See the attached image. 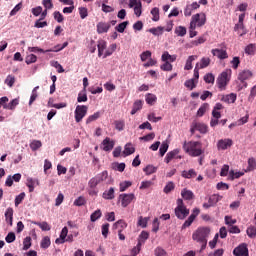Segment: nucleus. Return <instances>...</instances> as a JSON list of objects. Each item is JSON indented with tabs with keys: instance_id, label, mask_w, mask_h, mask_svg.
<instances>
[{
	"instance_id": "obj_61",
	"label": "nucleus",
	"mask_w": 256,
	"mask_h": 256,
	"mask_svg": "<svg viewBox=\"0 0 256 256\" xmlns=\"http://www.w3.org/2000/svg\"><path fill=\"white\" fill-rule=\"evenodd\" d=\"M151 55H152L151 51L149 50L144 51L140 54V59L144 63V61H147V59L148 60L150 59Z\"/></svg>"
},
{
	"instance_id": "obj_46",
	"label": "nucleus",
	"mask_w": 256,
	"mask_h": 256,
	"mask_svg": "<svg viewBox=\"0 0 256 256\" xmlns=\"http://www.w3.org/2000/svg\"><path fill=\"white\" fill-rule=\"evenodd\" d=\"M87 92L85 90L81 91L79 94H78V97H77V102L78 103H86L87 101Z\"/></svg>"
},
{
	"instance_id": "obj_37",
	"label": "nucleus",
	"mask_w": 256,
	"mask_h": 256,
	"mask_svg": "<svg viewBox=\"0 0 256 256\" xmlns=\"http://www.w3.org/2000/svg\"><path fill=\"white\" fill-rule=\"evenodd\" d=\"M235 31H239L241 30V34L240 37H243V35H247V30H245V24H243V22H238V24L235 25L234 27Z\"/></svg>"
},
{
	"instance_id": "obj_19",
	"label": "nucleus",
	"mask_w": 256,
	"mask_h": 256,
	"mask_svg": "<svg viewBox=\"0 0 256 256\" xmlns=\"http://www.w3.org/2000/svg\"><path fill=\"white\" fill-rule=\"evenodd\" d=\"M29 192L33 193L35 191V185H39V180L33 179V178H27V183H26Z\"/></svg>"
},
{
	"instance_id": "obj_1",
	"label": "nucleus",
	"mask_w": 256,
	"mask_h": 256,
	"mask_svg": "<svg viewBox=\"0 0 256 256\" xmlns=\"http://www.w3.org/2000/svg\"><path fill=\"white\" fill-rule=\"evenodd\" d=\"M183 149H184L185 153H188V155H190V157H199V156L203 155V150L201 149L200 142L185 141L183 144Z\"/></svg>"
},
{
	"instance_id": "obj_24",
	"label": "nucleus",
	"mask_w": 256,
	"mask_h": 256,
	"mask_svg": "<svg viewBox=\"0 0 256 256\" xmlns=\"http://www.w3.org/2000/svg\"><path fill=\"white\" fill-rule=\"evenodd\" d=\"M195 59H197V55H192L188 57L184 67L185 71H191V69H193V61H195Z\"/></svg>"
},
{
	"instance_id": "obj_53",
	"label": "nucleus",
	"mask_w": 256,
	"mask_h": 256,
	"mask_svg": "<svg viewBox=\"0 0 256 256\" xmlns=\"http://www.w3.org/2000/svg\"><path fill=\"white\" fill-rule=\"evenodd\" d=\"M5 85L8 87H13L15 85V76L13 75H8L4 81Z\"/></svg>"
},
{
	"instance_id": "obj_48",
	"label": "nucleus",
	"mask_w": 256,
	"mask_h": 256,
	"mask_svg": "<svg viewBox=\"0 0 256 256\" xmlns=\"http://www.w3.org/2000/svg\"><path fill=\"white\" fill-rule=\"evenodd\" d=\"M149 239V233L147 231H142L138 237V243L139 241L142 242V245H145V241Z\"/></svg>"
},
{
	"instance_id": "obj_3",
	"label": "nucleus",
	"mask_w": 256,
	"mask_h": 256,
	"mask_svg": "<svg viewBox=\"0 0 256 256\" xmlns=\"http://www.w3.org/2000/svg\"><path fill=\"white\" fill-rule=\"evenodd\" d=\"M229 81H231V70L223 71L216 80V85L220 91H225L227 85H229Z\"/></svg>"
},
{
	"instance_id": "obj_8",
	"label": "nucleus",
	"mask_w": 256,
	"mask_h": 256,
	"mask_svg": "<svg viewBox=\"0 0 256 256\" xmlns=\"http://www.w3.org/2000/svg\"><path fill=\"white\" fill-rule=\"evenodd\" d=\"M223 199V196L219 194H213L208 198V203H204L203 207L204 209H209L211 207H215V204H217L219 201Z\"/></svg>"
},
{
	"instance_id": "obj_51",
	"label": "nucleus",
	"mask_w": 256,
	"mask_h": 256,
	"mask_svg": "<svg viewBox=\"0 0 256 256\" xmlns=\"http://www.w3.org/2000/svg\"><path fill=\"white\" fill-rule=\"evenodd\" d=\"M87 203V200H85V197L79 196L75 201L74 205L75 207H83Z\"/></svg>"
},
{
	"instance_id": "obj_35",
	"label": "nucleus",
	"mask_w": 256,
	"mask_h": 256,
	"mask_svg": "<svg viewBox=\"0 0 256 256\" xmlns=\"http://www.w3.org/2000/svg\"><path fill=\"white\" fill-rule=\"evenodd\" d=\"M244 51H245L246 55H255V53H256V44H248L245 47Z\"/></svg>"
},
{
	"instance_id": "obj_59",
	"label": "nucleus",
	"mask_w": 256,
	"mask_h": 256,
	"mask_svg": "<svg viewBox=\"0 0 256 256\" xmlns=\"http://www.w3.org/2000/svg\"><path fill=\"white\" fill-rule=\"evenodd\" d=\"M41 146L42 144L39 140H34L30 143V149H32V151H37V149H40Z\"/></svg>"
},
{
	"instance_id": "obj_13",
	"label": "nucleus",
	"mask_w": 256,
	"mask_h": 256,
	"mask_svg": "<svg viewBox=\"0 0 256 256\" xmlns=\"http://www.w3.org/2000/svg\"><path fill=\"white\" fill-rule=\"evenodd\" d=\"M97 29V33L99 35L103 34V33H107L109 31V29H111V23L109 22H99L96 26Z\"/></svg>"
},
{
	"instance_id": "obj_39",
	"label": "nucleus",
	"mask_w": 256,
	"mask_h": 256,
	"mask_svg": "<svg viewBox=\"0 0 256 256\" xmlns=\"http://www.w3.org/2000/svg\"><path fill=\"white\" fill-rule=\"evenodd\" d=\"M33 224L40 227L42 231H51V226L47 222H33Z\"/></svg>"
},
{
	"instance_id": "obj_49",
	"label": "nucleus",
	"mask_w": 256,
	"mask_h": 256,
	"mask_svg": "<svg viewBox=\"0 0 256 256\" xmlns=\"http://www.w3.org/2000/svg\"><path fill=\"white\" fill-rule=\"evenodd\" d=\"M143 13V5L141 4V1H138L137 6L134 7V14L136 17H141V14Z\"/></svg>"
},
{
	"instance_id": "obj_10",
	"label": "nucleus",
	"mask_w": 256,
	"mask_h": 256,
	"mask_svg": "<svg viewBox=\"0 0 256 256\" xmlns=\"http://www.w3.org/2000/svg\"><path fill=\"white\" fill-rule=\"evenodd\" d=\"M233 255L235 256H249V248L245 243L240 244L233 250Z\"/></svg>"
},
{
	"instance_id": "obj_27",
	"label": "nucleus",
	"mask_w": 256,
	"mask_h": 256,
	"mask_svg": "<svg viewBox=\"0 0 256 256\" xmlns=\"http://www.w3.org/2000/svg\"><path fill=\"white\" fill-rule=\"evenodd\" d=\"M102 197L107 200L115 199V189L111 187L109 190L104 191Z\"/></svg>"
},
{
	"instance_id": "obj_15",
	"label": "nucleus",
	"mask_w": 256,
	"mask_h": 256,
	"mask_svg": "<svg viewBox=\"0 0 256 256\" xmlns=\"http://www.w3.org/2000/svg\"><path fill=\"white\" fill-rule=\"evenodd\" d=\"M102 145H103V151H112L113 148L115 147V141L111 140V138L106 137L103 141H102Z\"/></svg>"
},
{
	"instance_id": "obj_56",
	"label": "nucleus",
	"mask_w": 256,
	"mask_h": 256,
	"mask_svg": "<svg viewBox=\"0 0 256 256\" xmlns=\"http://www.w3.org/2000/svg\"><path fill=\"white\" fill-rule=\"evenodd\" d=\"M204 81L205 83H211L213 85V83H215V75H213V73H207L204 76Z\"/></svg>"
},
{
	"instance_id": "obj_44",
	"label": "nucleus",
	"mask_w": 256,
	"mask_h": 256,
	"mask_svg": "<svg viewBox=\"0 0 256 256\" xmlns=\"http://www.w3.org/2000/svg\"><path fill=\"white\" fill-rule=\"evenodd\" d=\"M211 65V58L203 57L200 60V69H205Z\"/></svg>"
},
{
	"instance_id": "obj_21",
	"label": "nucleus",
	"mask_w": 256,
	"mask_h": 256,
	"mask_svg": "<svg viewBox=\"0 0 256 256\" xmlns=\"http://www.w3.org/2000/svg\"><path fill=\"white\" fill-rule=\"evenodd\" d=\"M135 153V147L131 143H128L124 147L123 157H129V155H133Z\"/></svg>"
},
{
	"instance_id": "obj_38",
	"label": "nucleus",
	"mask_w": 256,
	"mask_h": 256,
	"mask_svg": "<svg viewBox=\"0 0 256 256\" xmlns=\"http://www.w3.org/2000/svg\"><path fill=\"white\" fill-rule=\"evenodd\" d=\"M103 215V213L101 212L100 209L95 210L91 216H90V221H92V223H95V221H97V219H101V216Z\"/></svg>"
},
{
	"instance_id": "obj_64",
	"label": "nucleus",
	"mask_w": 256,
	"mask_h": 256,
	"mask_svg": "<svg viewBox=\"0 0 256 256\" xmlns=\"http://www.w3.org/2000/svg\"><path fill=\"white\" fill-rule=\"evenodd\" d=\"M17 237L15 236V232H9L5 237L6 243H13Z\"/></svg>"
},
{
	"instance_id": "obj_7",
	"label": "nucleus",
	"mask_w": 256,
	"mask_h": 256,
	"mask_svg": "<svg viewBox=\"0 0 256 256\" xmlns=\"http://www.w3.org/2000/svg\"><path fill=\"white\" fill-rule=\"evenodd\" d=\"M88 107L86 105H78L75 109V121L76 123H81L85 115H87Z\"/></svg>"
},
{
	"instance_id": "obj_60",
	"label": "nucleus",
	"mask_w": 256,
	"mask_h": 256,
	"mask_svg": "<svg viewBox=\"0 0 256 256\" xmlns=\"http://www.w3.org/2000/svg\"><path fill=\"white\" fill-rule=\"evenodd\" d=\"M31 247V237L27 236L23 240V251H27V249H30Z\"/></svg>"
},
{
	"instance_id": "obj_23",
	"label": "nucleus",
	"mask_w": 256,
	"mask_h": 256,
	"mask_svg": "<svg viewBox=\"0 0 256 256\" xmlns=\"http://www.w3.org/2000/svg\"><path fill=\"white\" fill-rule=\"evenodd\" d=\"M97 47H98V57H101L104 51L107 49V42L105 40H99Z\"/></svg>"
},
{
	"instance_id": "obj_52",
	"label": "nucleus",
	"mask_w": 256,
	"mask_h": 256,
	"mask_svg": "<svg viewBox=\"0 0 256 256\" xmlns=\"http://www.w3.org/2000/svg\"><path fill=\"white\" fill-rule=\"evenodd\" d=\"M246 233L250 239H255L256 237V228L255 226H250L247 228Z\"/></svg>"
},
{
	"instance_id": "obj_32",
	"label": "nucleus",
	"mask_w": 256,
	"mask_h": 256,
	"mask_svg": "<svg viewBox=\"0 0 256 256\" xmlns=\"http://www.w3.org/2000/svg\"><path fill=\"white\" fill-rule=\"evenodd\" d=\"M19 105V99L15 98L8 105H4V109H8L9 111H14L15 107Z\"/></svg>"
},
{
	"instance_id": "obj_28",
	"label": "nucleus",
	"mask_w": 256,
	"mask_h": 256,
	"mask_svg": "<svg viewBox=\"0 0 256 256\" xmlns=\"http://www.w3.org/2000/svg\"><path fill=\"white\" fill-rule=\"evenodd\" d=\"M182 177H184V179H192V177H197V172L195 169L184 170L182 171Z\"/></svg>"
},
{
	"instance_id": "obj_47",
	"label": "nucleus",
	"mask_w": 256,
	"mask_h": 256,
	"mask_svg": "<svg viewBox=\"0 0 256 256\" xmlns=\"http://www.w3.org/2000/svg\"><path fill=\"white\" fill-rule=\"evenodd\" d=\"M197 21H199V14H195L192 16L189 29H192V30L197 29Z\"/></svg>"
},
{
	"instance_id": "obj_4",
	"label": "nucleus",
	"mask_w": 256,
	"mask_h": 256,
	"mask_svg": "<svg viewBox=\"0 0 256 256\" xmlns=\"http://www.w3.org/2000/svg\"><path fill=\"white\" fill-rule=\"evenodd\" d=\"M174 212L177 219H180V220L187 219L190 213L187 206H185V204L183 203V199L177 200V207L175 208Z\"/></svg>"
},
{
	"instance_id": "obj_25",
	"label": "nucleus",
	"mask_w": 256,
	"mask_h": 256,
	"mask_svg": "<svg viewBox=\"0 0 256 256\" xmlns=\"http://www.w3.org/2000/svg\"><path fill=\"white\" fill-rule=\"evenodd\" d=\"M179 155V149H174L166 154L165 161L166 163H171L173 159H175V156Z\"/></svg>"
},
{
	"instance_id": "obj_26",
	"label": "nucleus",
	"mask_w": 256,
	"mask_h": 256,
	"mask_svg": "<svg viewBox=\"0 0 256 256\" xmlns=\"http://www.w3.org/2000/svg\"><path fill=\"white\" fill-rule=\"evenodd\" d=\"M162 61L164 62H171V63H174V61H177V56L176 55H171L169 54V52H164L162 54Z\"/></svg>"
},
{
	"instance_id": "obj_43",
	"label": "nucleus",
	"mask_w": 256,
	"mask_h": 256,
	"mask_svg": "<svg viewBox=\"0 0 256 256\" xmlns=\"http://www.w3.org/2000/svg\"><path fill=\"white\" fill-rule=\"evenodd\" d=\"M144 173L146 175H153V173H157V167L153 165H147L145 168H143Z\"/></svg>"
},
{
	"instance_id": "obj_31",
	"label": "nucleus",
	"mask_w": 256,
	"mask_h": 256,
	"mask_svg": "<svg viewBox=\"0 0 256 256\" xmlns=\"http://www.w3.org/2000/svg\"><path fill=\"white\" fill-rule=\"evenodd\" d=\"M245 175L244 172H235L234 170L229 171V179L230 181H235V179H239Z\"/></svg>"
},
{
	"instance_id": "obj_30",
	"label": "nucleus",
	"mask_w": 256,
	"mask_h": 256,
	"mask_svg": "<svg viewBox=\"0 0 256 256\" xmlns=\"http://www.w3.org/2000/svg\"><path fill=\"white\" fill-rule=\"evenodd\" d=\"M184 85L187 89H190V91H193L195 87H197V81H195V78H192V79L186 80Z\"/></svg>"
},
{
	"instance_id": "obj_22",
	"label": "nucleus",
	"mask_w": 256,
	"mask_h": 256,
	"mask_svg": "<svg viewBox=\"0 0 256 256\" xmlns=\"http://www.w3.org/2000/svg\"><path fill=\"white\" fill-rule=\"evenodd\" d=\"M143 109V100H136L133 104L131 115H135L137 111H141Z\"/></svg>"
},
{
	"instance_id": "obj_5",
	"label": "nucleus",
	"mask_w": 256,
	"mask_h": 256,
	"mask_svg": "<svg viewBox=\"0 0 256 256\" xmlns=\"http://www.w3.org/2000/svg\"><path fill=\"white\" fill-rule=\"evenodd\" d=\"M107 177H109V173L107 171H103L102 173L97 174L89 180L88 187L90 189H95L99 185V183H103V181H105Z\"/></svg>"
},
{
	"instance_id": "obj_58",
	"label": "nucleus",
	"mask_w": 256,
	"mask_h": 256,
	"mask_svg": "<svg viewBox=\"0 0 256 256\" xmlns=\"http://www.w3.org/2000/svg\"><path fill=\"white\" fill-rule=\"evenodd\" d=\"M53 15H54V19H55V21H57V23H63V21H65V17H63V14H61V12L55 11L53 13Z\"/></svg>"
},
{
	"instance_id": "obj_14",
	"label": "nucleus",
	"mask_w": 256,
	"mask_h": 256,
	"mask_svg": "<svg viewBox=\"0 0 256 256\" xmlns=\"http://www.w3.org/2000/svg\"><path fill=\"white\" fill-rule=\"evenodd\" d=\"M211 53L214 57H217L218 59H228L229 58V54H227V50H223V49H212Z\"/></svg>"
},
{
	"instance_id": "obj_17",
	"label": "nucleus",
	"mask_w": 256,
	"mask_h": 256,
	"mask_svg": "<svg viewBox=\"0 0 256 256\" xmlns=\"http://www.w3.org/2000/svg\"><path fill=\"white\" fill-rule=\"evenodd\" d=\"M221 109H223V104L216 103L212 110V117H214V119H221V112H219Z\"/></svg>"
},
{
	"instance_id": "obj_36",
	"label": "nucleus",
	"mask_w": 256,
	"mask_h": 256,
	"mask_svg": "<svg viewBox=\"0 0 256 256\" xmlns=\"http://www.w3.org/2000/svg\"><path fill=\"white\" fill-rule=\"evenodd\" d=\"M163 31H165V27H162V26L149 29V33H152V35H155V36L163 35Z\"/></svg>"
},
{
	"instance_id": "obj_29",
	"label": "nucleus",
	"mask_w": 256,
	"mask_h": 256,
	"mask_svg": "<svg viewBox=\"0 0 256 256\" xmlns=\"http://www.w3.org/2000/svg\"><path fill=\"white\" fill-rule=\"evenodd\" d=\"M40 247L41 249H49V247H51V238H49V236L42 238Z\"/></svg>"
},
{
	"instance_id": "obj_11",
	"label": "nucleus",
	"mask_w": 256,
	"mask_h": 256,
	"mask_svg": "<svg viewBox=\"0 0 256 256\" xmlns=\"http://www.w3.org/2000/svg\"><path fill=\"white\" fill-rule=\"evenodd\" d=\"M251 77H253V72H251V70H242L238 74V81L244 83V87H247V82L245 81L251 79Z\"/></svg>"
},
{
	"instance_id": "obj_18",
	"label": "nucleus",
	"mask_w": 256,
	"mask_h": 256,
	"mask_svg": "<svg viewBox=\"0 0 256 256\" xmlns=\"http://www.w3.org/2000/svg\"><path fill=\"white\" fill-rule=\"evenodd\" d=\"M221 101H224V103H235L237 101V94L230 93L227 95L222 96Z\"/></svg>"
},
{
	"instance_id": "obj_12",
	"label": "nucleus",
	"mask_w": 256,
	"mask_h": 256,
	"mask_svg": "<svg viewBox=\"0 0 256 256\" xmlns=\"http://www.w3.org/2000/svg\"><path fill=\"white\" fill-rule=\"evenodd\" d=\"M119 199L122 207L131 205V202L135 199V194H120Z\"/></svg>"
},
{
	"instance_id": "obj_54",
	"label": "nucleus",
	"mask_w": 256,
	"mask_h": 256,
	"mask_svg": "<svg viewBox=\"0 0 256 256\" xmlns=\"http://www.w3.org/2000/svg\"><path fill=\"white\" fill-rule=\"evenodd\" d=\"M151 15H152V21H159L160 16H159V8L155 7L151 10Z\"/></svg>"
},
{
	"instance_id": "obj_16",
	"label": "nucleus",
	"mask_w": 256,
	"mask_h": 256,
	"mask_svg": "<svg viewBox=\"0 0 256 256\" xmlns=\"http://www.w3.org/2000/svg\"><path fill=\"white\" fill-rule=\"evenodd\" d=\"M13 208L9 207L5 211V221L10 225V227H13Z\"/></svg>"
},
{
	"instance_id": "obj_55",
	"label": "nucleus",
	"mask_w": 256,
	"mask_h": 256,
	"mask_svg": "<svg viewBox=\"0 0 256 256\" xmlns=\"http://www.w3.org/2000/svg\"><path fill=\"white\" fill-rule=\"evenodd\" d=\"M99 117H101V114L99 112H96L93 115H90L86 120L87 125H89V123H93V121H97Z\"/></svg>"
},
{
	"instance_id": "obj_42",
	"label": "nucleus",
	"mask_w": 256,
	"mask_h": 256,
	"mask_svg": "<svg viewBox=\"0 0 256 256\" xmlns=\"http://www.w3.org/2000/svg\"><path fill=\"white\" fill-rule=\"evenodd\" d=\"M175 33L178 37H185V35H187V28L183 26H178L175 29Z\"/></svg>"
},
{
	"instance_id": "obj_57",
	"label": "nucleus",
	"mask_w": 256,
	"mask_h": 256,
	"mask_svg": "<svg viewBox=\"0 0 256 256\" xmlns=\"http://www.w3.org/2000/svg\"><path fill=\"white\" fill-rule=\"evenodd\" d=\"M207 23V17L205 14H199V19L197 21V27H203Z\"/></svg>"
},
{
	"instance_id": "obj_6",
	"label": "nucleus",
	"mask_w": 256,
	"mask_h": 256,
	"mask_svg": "<svg viewBox=\"0 0 256 256\" xmlns=\"http://www.w3.org/2000/svg\"><path fill=\"white\" fill-rule=\"evenodd\" d=\"M128 224L125 220L120 219L113 224V229L118 231V237L120 241H125V229Z\"/></svg>"
},
{
	"instance_id": "obj_9",
	"label": "nucleus",
	"mask_w": 256,
	"mask_h": 256,
	"mask_svg": "<svg viewBox=\"0 0 256 256\" xmlns=\"http://www.w3.org/2000/svg\"><path fill=\"white\" fill-rule=\"evenodd\" d=\"M229 147H233V140L226 138V139H220L217 142V149L218 151H225L229 149Z\"/></svg>"
},
{
	"instance_id": "obj_20",
	"label": "nucleus",
	"mask_w": 256,
	"mask_h": 256,
	"mask_svg": "<svg viewBox=\"0 0 256 256\" xmlns=\"http://www.w3.org/2000/svg\"><path fill=\"white\" fill-rule=\"evenodd\" d=\"M181 195H182L183 199H185V201H191V199H194V197H195V194H193V191L187 190V188H184L181 191Z\"/></svg>"
},
{
	"instance_id": "obj_2",
	"label": "nucleus",
	"mask_w": 256,
	"mask_h": 256,
	"mask_svg": "<svg viewBox=\"0 0 256 256\" xmlns=\"http://www.w3.org/2000/svg\"><path fill=\"white\" fill-rule=\"evenodd\" d=\"M211 234V229L209 227H200L193 234L192 239L197 243L207 241V237Z\"/></svg>"
},
{
	"instance_id": "obj_40",
	"label": "nucleus",
	"mask_w": 256,
	"mask_h": 256,
	"mask_svg": "<svg viewBox=\"0 0 256 256\" xmlns=\"http://www.w3.org/2000/svg\"><path fill=\"white\" fill-rule=\"evenodd\" d=\"M127 25H129V21H124V22L118 24L115 27V30L118 31V33H125V29H127Z\"/></svg>"
},
{
	"instance_id": "obj_62",
	"label": "nucleus",
	"mask_w": 256,
	"mask_h": 256,
	"mask_svg": "<svg viewBox=\"0 0 256 256\" xmlns=\"http://www.w3.org/2000/svg\"><path fill=\"white\" fill-rule=\"evenodd\" d=\"M175 189V183L173 182H168L166 186L164 187V193L169 194L171 191Z\"/></svg>"
},
{
	"instance_id": "obj_41",
	"label": "nucleus",
	"mask_w": 256,
	"mask_h": 256,
	"mask_svg": "<svg viewBox=\"0 0 256 256\" xmlns=\"http://www.w3.org/2000/svg\"><path fill=\"white\" fill-rule=\"evenodd\" d=\"M207 109H209V104L204 103L197 111V116L198 117H203L205 113H207Z\"/></svg>"
},
{
	"instance_id": "obj_34",
	"label": "nucleus",
	"mask_w": 256,
	"mask_h": 256,
	"mask_svg": "<svg viewBox=\"0 0 256 256\" xmlns=\"http://www.w3.org/2000/svg\"><path fill=\"white\" fill-rule=\"evenodd\" d=\"M146 103L148 105H155V103H157V96L155 94L148 93L146 95Z\"/></svg>"
},
{
	"instance_id": "obj_33",
	"label": "nucleus",
	"mask_w": 256,
	"mask_h": 256,
	"mask_svg": "<svg viewBox=\"0 0 256 256\" xmlns=\"http://www.w3.org/2000/svg\"><path fill=\"white\" fill-rule=\"evenodd\" d=\"M195 129L196 131H199V133H202V134H205L208 131V127L201 122L195 123Z\"/></svg>"
},
{
	"instance_id": "obj_63",
	"label": "nucleus",
	"mask_w": 256,
	"mask_h": 256,
	"mask_svg": "<svg viewBox=\"0 0 256 256\" xmlns=\"http://www.w3.org/2000/svg\"><path fill=\"white\" fill-rule=\"evenodd\" d=\"M27 65H31V63H36L37 62V56L35 54H30L26 57L25 60Z\"/></svg>"
},
{
	"instance_id": "obj_45",
	"label": "nucleus",
	"mask_w": 256,
	"mask_h": 256,
	"mask_svg": "<svg viewBox=\"0 0 256 256\" xmlns=\"http://www.w3.org/2000/svg\"><path fill=\"white\" fill-rule=\"evenodd\" d=\"M37 89H39V86H36V87L32 90V94H31L30 100H29V105H33V103H35L37 97H39V94H37Z\"/></svg>"
},
{
	"instance_id": "obj_50",
	"label": "nucleus",
	"mask_w": 256,
	"mask_h": 256,
	"mask_svg": "<svg viewBox=\"0 0 256 256\" xmlns=\"http://www.w3.org/2000/svg\"><path fill=\"white\" fill-rule=\"evenodd\" d=\"M256 170V161L255 158H249L248 159V168L246 170L247 171H255Z\"/></svg>"
}]
</instances>
